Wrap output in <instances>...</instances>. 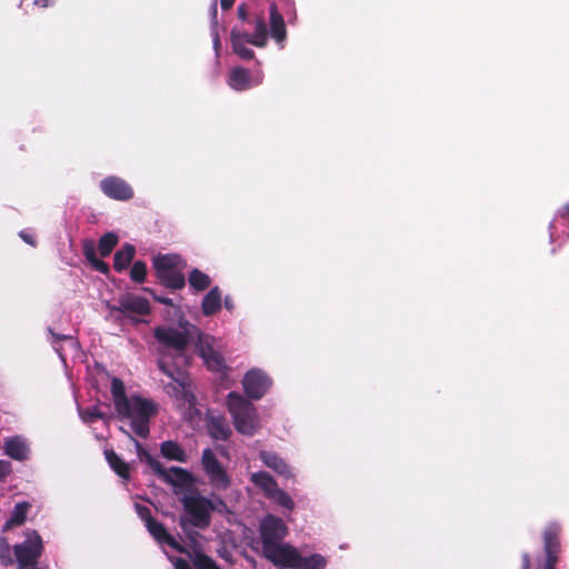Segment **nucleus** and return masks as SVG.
<instances>
[{
    "mask_svg": "<svg viewBox=\"0 0 569 569\" xmlns=\"http://www.w3.org/2000/svg\"><path fill=\"white\" fill-rule=\"evenodd\" d=\"M186 266V260L178 253H159L152 258V268L159 283L171 290L184 288L183 269Z\"/></svg>",
    "mask_w": 569,
    "mask_h": 569,
    "instance_id": "nucleus-1",
    "label": "nucleus"
},
{
    "mask_svg": "<svg viewBox=\"0 0 569 569\" xmlns=\"http://www.w3.org/2000/svg\"><path fill=\"white\" fill-rule=\"evenodd\" d=\"M227 407L236 430L244 436H253L259 427L254 406L238 392L227 397Z\"/></svg>",
    "mask_w": 569,
    "mask_h": 569,
    "instance_id": "nucleus-2",
    "label": "nucleus"
},
{
    "mask_svg": "<svg viewBox=\"0 0 569 569\" xmlns=\"http://www.w3.org/2000/svg\"><path fill=\"white\" fill-rule=\"evenodd\" d=\"M180 502L183 506V510L190 517L189 520L180 519V526L183 530L187 529L188 523L199 529H207L210 526L211 511L217 508L210 499L200 496L194 490L181 497Z\"/></svg>",
    "mask_w": 569,
    "mask_h": 569,
    "instance_id": "nucleus-3",
    "label": "nucleus"
},
{
    "mask_svg": "<svg viewBox=\"0 0 569 569\" xmlns=\"http://www.w3.org/2000/svg\"><path fill=\"white\" fill-rule=\"evenodd\" d=\"M129 403V413L119 416L131 419L130 426L133 432L141 438H147L150 432V419L158 412L157 405L152 400L140 396H132Z\"/></svg>",
    "mask_w": 569,
    "mask_h": 569,
    "instance_id": "nucleus-4",
    "label": "nucleus"
},
{
    "mask_svg": "<svg viewBox=\"0 0 569 569\" xmlns=\"http://www.w3.org/2000/svg\"><path fill=\"white\" fill-rule=\"evenodd\" d=\"M262 556L274 566L296 569L307 557L289 543H276L262 549Z\"/></svg>",
    "mask_w": 569,
    "mask_h": 569,
    "instance_id": "nucleus-5",
    "label": "nucleus"
},
{
    "mask_svg": "<svg viewBox=\"0 0 569 569\" xmlns=\"http://www.w3.org/2000/svg\"><path fill=\"white\" fill-rule=\"evenodd\" d=\"M43 546L40 535L32 531L28 538L18 545L13 546L14 556L18 562V569H26L37 565L42 555Z\"/></svg>",
    "mask_w": 569,
    "mask_h": 569,
    "instance_id": "nucleus-6",
    "label": "nucleus"
},
{
    "mask_svg": "<svg viewBox=\"0 0 569 569\" xmlns=\"http://www.w3.org/2000/svg\"><path fill=\"white\" fill-rule=\"evenodd\" d=\"M262 549L282 542L288 535L284 521L273 515L263 518L259 528Z\"/></svg>",
    "mask_w": 569,
    "mask_h": 569,
    "instance_id": "nucleus-7",
    "label": "nucleus"
},
{
    "mask_svg": "<svg viewBox=\"0 0 569 569\" xmlns=\"http://www.w3.org/2000/svg\"><path fill=\"white\" fill-rule=\"evenodd\" d=\"M154 339L164 348L177 352H183L189 345L187 331H180L173 327L158 326L153 329Z\"/></svg>",
    "mask_w": 569,
    "mask_h": 569,
    "instance_id": "nucleus-8",
    "label": "nucleus"
},
{
    "mask_svg": "<svg viewBox=\"0 0 569 569\" xmlns=\"http://www.w3.org/2000/svg\"><path fill=\"white\" fill-rule=\"evenodd\" d=\"M271 379L261 369H250L242 379L243 390L248 398L261 399L271 387Z\"/></svg>",
    "mask_w": 569,
    "mask_h": 569,
    "instance_id": "nucleus-9",
    "label": "nucleus"
},
{
    "mask_svg": "<svg viewBox=\"0 0 569 569\" xmlns=\"http://www.w3.org/2000/svg\"><path fill=\"white\" fill-rule=\"evenodd\" d=\"M201 462L212 486L219 489H227L230 486L226 470L210 448L203 450Z\"/></svg>",
    "mask_w": 569,
    "mask_h": 569,
    "instance_id": "nucleus-10",
    "label": "nucleus"
},
{
    "mask_svg": "<svg viewBox=\"0 0 569 569\" xmlns=\"http://www.w3.org/2000/svg\"><path fill=\"white\" fill-rule=\"evenodd\" d=\"M109 309L126 317H131V315L148 316L151 312L150 303L146 298L129 293L121 296L118 299V305L109 306Z\"/></svg>",
    "mask_w": 569,
    "mask_h": 569,
    "instance_id": "nucleus-11",
    "label": "nucleus"
},
{
    "mask_svg": "<svg viewBox=\"0 0 569 569\" xmlns=\"http://www.w3.org/2000/svg\"><path fill=\"white\" fill-rule=\"evenodd\" d=\"M163 482L171 485L176 488L189 489L192 486V476L189 471L180 467H171L166 469L161 466L160 470L156 473Z\"/></svg>",
    "mask_w": 569,
    "mask_h": 569,
    "instance_id": "nucleus-12",
    "label": "nucleus"
},
{
    "mask_svg": "<svg viewBox=\"0 0 569 569\" xmlns=\"http://www.w3.org/2000/svg\"><path fill=\"white\" fill-rule=\"evenodd\" d=\"M250 40L249 32L237 27L230 32L232 51L242 60H252L254 51L248 47Z\"/></svg>",
    "mask_w": 569,
    "mask_h": 569,
    "instance_id": "nucleus-13",
    "label": "nucleus"
},
{
    "mask_svg": "<svg viewBox=\"0 0 569 569\" xmlns=\"http://www.w3.org/2000/svg\"><path fill=\"white\" fill-rule=\"evenodd\" d=\"M100 188L106 196L119 201H127L133 197V189L126 180H101Z\"/></svg>",
    "mask_w": 569,
    "mask_h": 569,
    "instance_id": "nucleus-14",
    "label": "nucleus"
},
{
    "mask_svg": "<svg viewBox=\"0 0 569 569\" xmlns=\"http://www.w3.org/2000/svg\"><path fill=\"white\" fill-rule=\"evenodd\" d=\"M149 533L152 538L160 545H167L173 550L178 552H187V549L180 545L173 536H171L164 526L158 520L149 521V525L146 526Z\"/></svg>",
    "mask_w": 569,
    "mask_h": 569,
    "instance_id": "nucleus-15",
    "label": "nucleus"
},
{
    "mask_svg": "<svg viewBox=\"0 0 569 569\" xmlns=\"http://www.w3.org/2000/svg\"><path fill=\"white\" fill-rule=\"evenodd\" d=\"M270 36L281 43L287 38V29L282 14L278 10L276 2L269 6Z\"/></svg>",
    "mask_w": 569,
    "mask_h": 569,
    "instance_id": "nucleus-16",
    "label": "nucleus"
},
{
    "mask_svg": "<svg viewBox=\"0 0 569 569\" xmlns=\"http://www.w3.org/2000/svg\"><path fill=\"white\" fill-rule=\"evenodd\" d=\"M253 27V33H249V43L257 48H264L268 43V28L262 13L256 14L249 23Z\"/></svg>",
    "mask_w": 569,
    "mask_h": 569,
    "instance_id": "nucleus-17",
    "label": "nucleus"
},
{
    "mask_svg": "<svg viewBox=\"0 0 569 569\" xmlns=\"http://www.w3.org/2000/svg\"><path fill=\"white\" fill-rule=\"evenodd\" d=\"M560 527L556 523L547 526L543 532V549L546 557L558 558L560 552Z\"/></svg>",
    "mask_w": 569,
    "mask_h": 569,
    "instance_id": "nucleus-18",
    "label": "nucleus"
},
{
    "mask_svg": "<svg viewBox=\"0 0 569 569\" xmlns=\"http://www.w3.org/2000/svg\"><path fill=\"white\" fill-rule=\"evenodd\" d=\"M111 395L114 402V408L118 415L129 413L130 399L126 395V387L120 378L113 377L111 379Z\"/></svg>",
    "mask_w": 569,
    "mask_h": 569,
    "instance_id": "nucleus-19",
    "label": "nucleus"
},
{
    "mask_svg": "<svg viewBox=\"0 0 569 569\" xmlns=\"http://www.w3.org/2000/svg\"><path fill=\"white\" fill-rule=\"evenodd\" d=\"M228 84L236 91H246L252 87L250 71L243 67L233 68L228 78Z\"/></svg>",
    "mask_w": 569,
    "mask_h": 569,
    "instance_id": "nucleus-20",
    "label": "nucleus"
},
{
    "mask_svg": "<svg viewBox=\"0 0 569 569\" xmlns=\"http://www.w3.org/2000/svg\"><path fill=\"white\" fill-rule=\"evenodd\" d=\"M200 355L204 360L209 370L214 372H222L227 369L224 358L220 352L213 349L210 345H203L200 349Z\"/></svg>",
    "mask_w": 569,
    "mask_h": 569,
    "instance_id": "nucleus-21",
    "label": "nucleus"
},
{
    "mask_svg": "<svg viewBox=\"0 0 569 569\" xmlns=\"http://www.w3.org/2000/svg\"><path fill=\"white\" fill-rule=\"evenodd\" d=\"M222 305V296L219 287L211 288L208 293L203 297L201 302V311L203 316L211 317L216 315Z\"/></svg>",
    "mask_w": 569,
    "mask_h": 569,
    "instance_id": "nucleus-22",
    "label": "nucleus"
},
{
    "mask_svg": "<svg viewBox=\"0 0 569 569\" xmlns=\"http://www.w3.org/2000/svg\"><path fill=\"white\" fill-rule=\"evenodd\" d=\"M260 459L261 461L276 471L277 473L284 476V477H291V470L288 463L277 453L271 451H261L260 452Z\"/></svg>",
    "mask_w": 569,
    "mask_h": 569,
    "instance_id": "nucleus-23",
    "label": "nucleus"
},
{
    "mask_svg": "<svg viewBox=\"0 0 569 569\" xmlns=\"http://www.w3.org/2000/svg\"><path fill=\"white\" fill-rule=\"evenodd\" d=\"M136 254V247L131 243H124L113 257V268L117 272L128 269Z\"/></svg>",
    "mask_w": 569,
    "mask_h": 569,
    "instance_id": "nucleus-24",
    "label": "nucleus"
},
{
    "mask_svg": "<svg viewBox=\"0 0 569 569\" xmlns=\"http://www.w3.org/2000/svg\"><path fill=\"white\" fill-rule=\"evenodd\" d=\"M208 432L216 440L226 441L232 431L223 417H211L208 421Z\"/></svg>",
    "mask_w": 569,
    "mask_h": 569,
    "instance_id": "nucleus-25",
    "label": "nucleus"
},
{
    "mask_svg": "<svg viewBox=\"0 0 569 569\" xmlns=\"http://www.w3.org/2000/svg\"><path fill=\"white\" fill-rule=\"evenodd\" d=\"M30 509V505L27 501L18 502L10 516V518L4 522L2 531H9L14 527L22 526L27 519L28 511Z\"/></svg>",
    "mask_w": 569,
    "mask_h": 569,
    "instance_id": "nucleus-26",
    "label": "nucleus"
},
{
    "mask_svg": "<svg viewBox=\"0 0 569 569\" xmlns=\"http://www.w3.org/2000/svg\"><path fill=\"white\" fill-rule=\"evenodd\" d=\"M82 252L86 257L87 261L90 263L92 269L101 272L102 274H108L110 272V267L107 262L97 258L94 244L91 241H84L82 244Z\"/></svg>",
    "mask_w": 569,
    "mask_h": 569,
    "instance_id": "nucleus-27",
    "label": "nucleus"
},
{
    "mask_svg": "<svg viewBox=\"0 0 569 569\" xmlns=\"http://www.w3.org/2000/svg\"><path fill=\"white\" fill-rule=\"evenodd\" d=\"M106 460L110 468L122 479L128 480L130 478L129 465L118 456L112 449L104 451Z\"/></svg>",
    "mask_w": 569,
    "mask_h": 569,
    "instance_id": "nucleus-28",
    "label": "nucleus"
},
{
    "mask_svg": "<svg viewBox=\"0 0 569 569\" xmlns=\"http://www.w3.org/2000/svg\"><path fill=\"white\" fill-rule=\"evenodd\" d=\"M4 451L10 458L22 461L28 458V447L19 437L11 438L4 443Z\"/></svg>",
    "mask_w": 569,
    "mask_h": 569,
    "instance_id": "nucleus-29",
    "label": "nucleus"
},
{
    "mask_svg": "<svg viewBox=\"0 0 569 569\" xmlns=\"http://www.w3.org/2000/svg\"><path fill=\"white\" fill-rule=\"evenodd\" d=\"M160 452L162 457L168 460H174L179 462L187 461V455L182 447L177 441H163L160 446Z\"/></svg>",
    "mask_w": 569,
    "mask_h": 569,
    "instance_id": "nucleus-30",
    "label": "nucleus"
},
{
    "mask_svg": "<svg viewBox=\"0 0 569 569\" xmlns=\"http://www.w3.org/2000/svg\"><path fill=\"white\" fill-rule=\"evenodd\" d=\"M191 559L196 569H221L214 559L204 553L201 549H194L192 552H184Z\"/></svg>",
    "mask_w": 569,
    "mask_h": 569,
    "instance_id": "nucleus-31",
    "label": "nucleus"
},
{
    "mask_svg": "<svg viewBox=\"0 0 569 569\" xmlns=\"http://www.w3.org/2000/svg\"><path fill=\"white\" fill-rule=\"evenodd\" d=\"M251 481L269 497L279 486L273 477L266 471H258L251 475Z\"/></svg>",
    "mask_w": 569,
    "mask_h": 569,
    "instance_id": "nucleus-32",
    "label": "nucleus"
},
{
    "mask_svg": "<svg viewBox=\"0 0 569 569\" xmlns=\"http://www.w3.org/2000/svg\"><path fill=\"white\" fill-rule=\"evenodd\" d=\"M188 281L189 286L197 292L204 291L211 286V278L197 268L190 271Z\"/></svg>",
    "mask_w": 569,
    "mask_h": 569,
    "instance_id": "nucleus-33",
    "label": "nucleus"
},
{
    "mask_svg": "<svg viewBox=\"0 0 569 569\" xmlns=\"http://www.w3.org/2000/svg\"><path fill=\"white\" fill-rule=\"evenodd\" d=\"M119 238L113 232L104 233L98 242V250L101 257L106 258L111 254L114 247L118 244Z\"/></svg>",
    "mask_w": 569,
    "mask_h": 569,
    "instance_id": "nucleus-34",
    "label": "nucleus"
},
{
    "mask_svg": "<svg viewBox=\"0 0 569 569\" xmlns=\"http://www.w3.org/2000/svg\"><path fill=\"white\" fill-rule=\"evenodd\" d=\"M327 559L320 553L307 557L296 569H326Z\"/></svg>",
    "mask_w": 569,
    "mask_h": 569,
    "instance_id": "nucleus-35",
    "label": "nucleus"
},
{
    "mask_svg": "<svg viewBox=\"0 0 569 569\" xmlns=\"http://www.w3.org/2000/svg\"><path fill=\"white\" fill-rule=\"evenodd\" d=\"M147 278V264L144 261L138 260L133 262L130 270V279L136 283H143Z\"/></svg>",
    "mask_w": 569,
    "mask_h": 569,
    "instance_id": "nucleus-36",
    "label": "nucleus"
},
{
    "mask_svg": "<svg viewBox=\"0 0 569 569\" xmlns=\"http://www.w3.org/2000/svg\"><path fill=\"white\" fill-rule=\"evenodd\" d=\"M268 498L273 499L278 505L288 510H292L295 507L292 498L279 487Z\"/></svg>",
    "mask_w": 569,
    "mask_h": 569,
    "instance_id": "nucleus-37",
    "label": "nucleus"
},
{
    "mask_svg": "<svg viewBox=\"0 0 569 569\" xmlns=\"http://www.w3.org/2000/svg\"><path fill=\"white\" fill-rule=\"evenodd\" d=\"M136 447H137V453H138V457L141 459V460H144L149 467L152 469V471L154 473L158 472V470H160L161 468V462H159L157 459H154L143 447L141 443H139L138 441H136Z\"/></svg>",
    "mask_w": 569,
    "mask_h": 569,
    "instance_id": "nucleus-38",
    "label": "nucleus"
},
{
    "mask_svg": "<svg viewBox=\"0 0 569 569\" xmlns=\"http://www.w3.org/2000/svg\"><path fill=\"white\" fill-rule=\"evenodd\" d=\"M158 368L166 376L183 386V381L181 380L182 372H180L177 368L167 365L162 359L158 360Z\"/></svg>",
    "mask_w": 569,
    "mask_h": 569,
    "instance_id": "nucleus-39",
    "label": "nucleus"
},
{
    "mask_svg": "<svg viewBox=\"0 0 569 569\" xmlns=\"http://www.w3.org/2000/svg\"><path fill=\"white\" fill-rule=\"evenodd\" d=\"M158 368L166 376L183 386V381L181 380L182 372H180L177 368L167 365L162 359L158 360Z\"/></svg>",
    "mask_w": 569,
    "mask_h": 569,
    "instance_id": "nucleus-40",
    "label": "nucleus"
},
{
    "mask_svg": "<svg viewBox=\"0 0 569 569\" xmlns=\"http://www.w3.org/2000/svg\"><path fill=\"white\" fill-rule=\"evenodd\" d=\"M80 416L84 422H93L94 420L102 419L104 417L98 407L86 408L80 411Z\"/></svg>",
    "mask_w": 569,
    "mask_h": 569,
    "instance_id": "nucleus-41",
    "label": "nucleus"
},
{
    "mask_svg": "<svg viewBox=\"0 0 569 569\" xmlns=\"http://www.w3.org/2000/svg\"><path fill=\"white\" fill-rule=\"evenodd\" d=\"M134 509H136L137 515L144 522L146 526L149 525V521L154 520L149 507H147L144 505L136 503Z\"/></svg>",
    "mask_w": 569,
    "mask_h": 569,
    "instance_id": "nucleus-42",
    "label": "nucleus"
},
{
    "mask_svg": "<svg viewBox=\"0 0 569 569\" xmlns=\"http://www.w3.org/2000/svg\"><path fill=\"white\" fill-rule=\"evenodd\" d=\"M143 291L150 293L153 298L154 301L159 302V303H162L164 306H169V307H172L173 306V301L171 298H168V297H164V296H158L152 289L150 288H143Z\"/></svg>",
    "mask_w": 569,
    "mask_h": 569,
    "instance_id": "nucleus-43",
    "label": "nucleus"
},
{
    "mask_svg": "<svg viewBox=\"0 0 569 569\" xmlns=\"http://www.w3.org/2000/svg\"><path fill=\"white\" fill-rule=\"evenodd\" d=\"M237 16H238V18L241 21H244L247 23H249V21L251 20L249 18V13H248L246 3H241V4L238 6V8H237Z\"/></svg>",
    "mask_w": 569,
    "mask_h": 569,
    "instance_id": "nucleus-44",
    "label": "nucleus"
},
{
    "mask_svg": "<svg viewBox=\"0 0 569 569\" xmlns=\"http://www.w3.org/2000/svg\"><path fill=\"white\" fill-rule=\"evenodd\" d=\"M11 472V463L6 460H0V481Z\"/></svg>",
    "mask_w": 569,
    "mask_h": 569,
    "instance_id": "nucleus-45",
    "label": "nucleus"
},
{
    "mask_svg": "<svg viewBox=\"0 0 569 569\" xmlns=\"http://www.w3.org/2000/svg\"><path fill=\"white\" fill-rule=\"evenodd\" d=\"M19 237L28 244L32 246V247H36L37 246V240H36V237L31 233H29L28 231L26 230H22L19 232Z\"/></svg>",
    "mask_w": 569,
    "mask_h": 569,
    "instance_id": "nucleus-46",
    "label": "nucleus"
},
{
    "mask_svg": "<svg viewBox=\"0 0 569 569\" xmlns=\"http://www.w3.org/2000/svg\"><path fill=\"white\" fill-rule=\"evenodd\" d=\"M173 566L174 569H192L190 563L183 558H174Z\"/></svg>",
    "mask_w": 569,
    "mask_h": 569,
    "instance_id": "nucleus-47",
    "label": "nucleus"
},
{
    "mask_svg": "<svg viewBox=\"0 0 569 569\" xmlns=\"http://www.w3.org/2000/svg\"><path fill=\"white\" fill-rule=\"evenodd\" d=\"M49 333L52 336V338L57 341H62V340H72L73 337L72 336H68V335H60V333H57L54 332L52 329H49Z\"/></svg>",
    "mask_w": 569,
    "mask_h": 569,
    "instance_id": "nucleus-48",
    "label": "nucleus"
},
{
    "mask_svg": "<svg viewBox=\"0 0 569 569\" xmlns=\"http://www.w3.org/2000/svg\"><path fill=\"white\" fill-rule=\"evenodd\" d=\"M56 3V0H34L33 4L39 8H49Z\"/></svg>",
    "mask_w": 569,
    "mask_h": 569,
    "instance_id": "nucleus-49",
    "label": "nucleus"
},
{
    "mask_svg": "<svg viewBox=\"0 0 569 569\" xmlns=\"http://www.w3.org/2000/svg\"><path fill=\"white\" fill-rule=\"evenodd\" d=\"M223 306H224V308H226L228 311H230V312H232V311L234 310V302H233L232 298H231V297H229V296H226V297H224V299H223Z\"/></svg>",
    "mask_w": 569,
    "mask_h": 569,
    "instance_id": "nucleus-50",
    "label": "nucleus"
},
{
    "mask_svg": "<svg viewBox=\"0 0 569 569\" xmlns=\"http://www.w3.org/2000/svg\"><path fill=\"white\" fill-rule=\"evenodd\" d=\"M530 557L528 553H525L522 556V566H521V569H530Z\"/></svg>",
    "mask_w": 569,
    "mask_h": 569,
    "instance_id": "nucleus-51",
    "label": "nucleus"
},
{
    "mask_svg": "<svg viewBox=\"0 0 569 569\" xmlns=\"http://www.w3.org/2000/svg\"><path fill=\"white\" fill-rule=\"evenodd\" d=\"M220 2H221V8L223 10H229L232 8L234 0H220Z\"/></svg>",
    "mask_w": 569,
    "mask_h": 569,
    "instance_id": "nucleus-52",
    "label": "nucleus"
},
{
    "mask_svg": "<svg viewBox=\"0 0 569 569\" xmlns=\"http://www.w3.org/2000/svg\"><path fill=\"white\" fill-rule=\"evenodd\" d=\"M210 11H211L212 18L216 20L217 19V14H218V1L217 0L212 1Z\"/></svg>",
    "mask_w": 569,
    "mask_h": 569,
    "instance_id": "nucleus-53",
    "label": "nucleus"
},
{
    "mask_svg": "<svg viewBox=\"0 0 569 569\" xmlns=\"http://www.w3.org/2000/svg\"><path fill=\"white\" fill-rule=\"evenodd\" d=\"M0 558H1L2 563L6 566L12 563V559L11 558L6 559L3 553H0Z\"/></svg>",
    "mask_w": 569,
    "mask_h": 569,
    "instance_id": "nucleus-54",
    "label": "nucleus"
},
{
    "mask_svg": "<svg viewBox=\"0 0 569 569\" xmlns=\"http://www.w3.org/2000/svg\"><path fill=\"white\" fill-rule=\"evenodd\" d=\"M562 213H563L565 216H569V203H567V204H565V206L562 207Z\"/></svg>",
    "mask_w": 569,
    "mask_h": 569,
    "instance_id": "nucleus-55",
    "label": "nucleus"
},
{
    "mask_svg": "<svg viewBox=\"0 0 569 569\" xmlns=\"http://www.w3.org/2000/svg\"><path fill=\"white\" fill-rule=\"evenodd\" d=\"M218 507H226V503L223 502V500H221V499L218 500Z\"/></svg>",
    "mask_w": 569,
    "mask_h": 569,
    "instance_id": "nucleus-56",
    "label": "nucleus"
},
{
    "mask_svg": "<svg viewBox=\"0 0 569 569\" xmlns=\"http://www.w3.org/2000/svg\"><path fill=\"white\" fill-rule=\"evenodd\" d=\"M218 44H219V38H218V36H216L214 46L217 47Z\"/></svg>",
    "mask_w": 569,
    "mask_h": 569,
    "instance_id": "nucleus-57",
    "label": "nucleus"
},
{
    "mask_svg": "<svg viewBox=\"0 0 569 569\" xmlns=\"http://www.w3.org/2000/svg\"><path fill=\"white\" fill-rule=\"evenodd\" d=\"M261 83V79H258L254 84Z\"/></svg>",
    "mask_w": 569,
    "mask_h": 569,
    "instance_id": "nucleus-58",
    "label": "nucleus"
}]
</instances>
